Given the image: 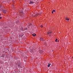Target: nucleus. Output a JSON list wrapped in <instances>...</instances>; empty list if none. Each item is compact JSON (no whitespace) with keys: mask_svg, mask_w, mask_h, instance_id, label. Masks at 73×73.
Listing matches in <instances>:
<instances>
[{"mask_svg":"<svg viewBox=\"0 0 73 73\" xmlns=\"http://www.w3.org/2000/svg\"><path fill=\"white\" fill-rule=\"evenodd\" d=\"M40 41H42L43 42H45V39L42 38H40Z\"/></svg>","mask_w":73,"mask_h":73,"instance_id":"obj_1","label":"nucleus"},{"mask_svg":"<svg viewBox=\"0 0 73 73\" xmlns=\"http://www.w3.org/2000/svg\"><path fill=\"white\" fill-rule=\"evenodd\" d=\"M21 63H19L17 65V66H18L19 67H20V68H22L21 67Z\"/></svg>","mask_w":73,"mask_h":73,"instance_id":"obj_2","label":"nucleus"},{"mask_svg":"<svg viewBox=\"0 0 73 73\" xmlns=\"http://www.w3.org/2000/svg\"><path fill=\"white\" fill-rule=\"evenodd\" d=\"M3 7H4L3 6H2L0 5V11H2L3 10Z\"/></svg>","mask_w":73,"mask_h":73,"instance_id":"obj_3","label":"nucleus"},{"mask_svg":"<svg viewBox=\"0 0 73 73\" xmlns=\"http://www.w3.org/2000/svg\"><path fill=\"white\" fill-rule=\"evenodd\" d=\"M3 12L4 13H7V11L6 9L4 10L3 11Z\"/></svg>","mask_w":73,"mask_h":73,"instance_id":"obj_4","label":"nucleus"},{"mask_svg":"<svg viewBox=\"0 0 73 73\" xmlns=\"http://www.w3.org/2000/svg\"><path fill=\"white\" fill-rule=\"evenodd\" d=\"M51 33H52V32H49L47 33L48 35H50H50H51Z\"/></svg>","mask_w":73,"mask_h":73,"instance_id":"obj_5","label":"nucleus"},{"mask_svg":"<svg viewBox=\"0 0 73 73\" xmlns=\"http://www.w3.org/2000/svg\"><path fill=\"white\" fill-rule=\"evenodd\" d=\"M48 65H47V66L48 67H50V65H51V64H49V63H48Z\"/></svg>","mask_w":73,"mask_h":73,"instance_id":"obj_6","label":"nucleus"},{"mask_svg":"<svg viewBox=\"0 0 73 73\" xmlns=\"http://www.w3.org/2000/svg\"><path fill=\"white\" fill-rule=\"evenodd\" d=\"M65 20H69V18H68V17H66L65 19Z\"/></svg>","mask_w":73,"mask_h":73,"instance_id":"obj_7","label":"nucleus"},{"mask_svg":"<svg viewBox=\"0 0 73 73\" xmlns=\"http://www.w3.org/2000/svg\"><path fill=\"white\" fill-rule=\"evenodd\" d=\"M30 52L31 53H32V52H33V50L32 49H30Z\"/></svg>","mask_w":73,"mask_h":73,"instance_id":"obj_8","label":"nucleus"},{"mask_svg":"<svg viewBox=\"0 0 73 73\" xmlns=\"http://www.w3.org/2000/svg\"><path fill=\"white\" fill-rule=\"evenodd\" d=\"M32 35V36H33L34 37H35V36H36V34H33Z\"/></svg>","mask_w":73,"mask_h":73,"instance_id":"obj_9","label":"nucleus"},{"mask_svg":"<svg viewBox=\"0 0 73 73\" xmlns=\"http://www.w3.org/2000/svg\"><path fill=\"white\" fill-rule=\"evenodd\" d=\"M30 4H33V3H34L32 1H30Z\"/></svg>","mask_w":73,"mask_h":73,"instance_id":"obj_10","label":"nucleus"},{"mask_svg":"<svg viewBox=\"0 0 73 73\" xmlns=\"http://www.w3.org/2000/svg\"><path fill=\"white\" fill-rule=\"evenodd\" d=\"M38 15H39V14H37L36 15H35V16H38Z\"/></svg>","mask_w":73,"mask_h":73,"instance_id":"obj_11","label":"nucleus"},{"mask_svg":"<svg viewBox=\"0 0 73 73\" xmlns=\"http://www.w3.org/2000/svg\"><path fill=\"white\" fill-rule=\"evenodd\" d=\"M27 28H25V29H23L24 31H25V30H27Z\"/></svg>","mask_w":73,"mask_h":73,"instance_id":"obj_12","label":"nucleus"},{"mask_svg":"<svg viewBox=\"0 0 73 73\" xmlns=\"http://www.w3.org/2000/svg\"><path fill=\"white\" fill-rule=\"evenodd\" d=\"M23 29H24V28H23V27H22L21 29V31H23Z\"/></svg>","mask_w":73,"mask_h":73,"instance_id":"obj_13","label":"nucleus"},{"mask_svg":"<svg viewBox=\"0 0 73 73\" xmlns=\"http://www.w3.org/2000/svg\"><path fill=\"white\" fill-rule=\"evenodd\" d=\"M57 39H56L55 40V42H57Z\"/></svg>","mask_w":73,"mask_h":73,"instance_id":"obj_14","label":"nucleus"},{"mask_svg":"<svg viewBox=\"0 0 73 73\" xmlns=\"http://www.w3.org/2000/svg\"><path fill=\"white\" fill-rule=\"evenodd\" d=\"M52 11L54 12H55V11H56V10H53V11Z\"/></svg>","mask_w":73,"mask_h":73,"instance_id":"obj_15","label":"nucleus"},{"mask_svg":"<svg viewBox=\"0 0 73 73\" xmlns=\"http://www.w3.org/2000/svg\"><path fill=\"white\" fill-rule=\"evenodd\" d=\"M40 27H42H42H43V25H41L40 26Z\"/></svg>","mask_w":73,"mask_h":73,"instance_id":"obj_16","label":"nucleus"},{"mask_svg":"<svg viewBox=\"0 0 73 73\" xmlns=\"http://www.w3.org/2000/svg\"><path fill=\"white\" fill-rule=\"evenodd\" d=\"M2 19V17L1 16H0V19Z\"/></svg>","mask_w":73,"mask_h":73,"instance_id":"obj_17","label":"nucleus"},{"mask_svg":"<svg viewBox=\"0 0 73 73\" xmlns=\"http://www.w3.org/2000/svg\"><path fill=\"white\" fill-rule=\"evenodd\" d=\"M52 13H53V11H52Z\"/></svg>","mask_w":73,"mask_h":73,"instance_id":"obj_18","label":"nucleus"},{"mask_svg":"<svg viewBox=\"0 0 73 73\" xmlns=\"http://www.w3.org/2000/svg\"><path fill=\"white\" fill-rule=\"evenodd\" d=\"M41 13H40L39 14V15H41Z\"/></svg>","mask_w":73,"mask_h":73,"instance_id":"obj_19","label":"nucleus"},{"mask_svg":"<svg viewBox=\"0 0 73 73\" xmlns=\"http://www.w3.org/2000/svg\"><path fill=\"white\" fill-rule=\"evenodd\" d=\"M58 41H59V40H58Z\"/></svg>","mask_w":73,"mask_h":73,"instance_id":"obj_20","label":"nucleus"},{"mask_svg":"<svg viewBox=\"0 0 73 73\" xmlns=\"http://www.w3.org/2000/svg\"><path fill=\"white\" fill-rule=\"evenodd\" d=\"M72 58H73V57H72Z\"/></svg>","mask_w":73,"mask_h":73,"instance_id":"obj_21","label":"nucleus"}]
</instances>
